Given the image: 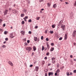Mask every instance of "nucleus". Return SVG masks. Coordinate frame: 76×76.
Segmentation results:
<instances>
[{
  "instance_id": "nucleus-1",
  "label": "nucleus",
  "mask_w": 76,
  "mask_h": 76,
  "mask_svg": "<svg viewBox=\"0 0 76 76\" xmlns=\"http://www.w3.org/2000/svg\"><path fill=\"white\" fill-rule=\"evenodd\" d=\"M15 36V34L13 33H11L10 36V39H12V38H14V37Z\"/></svg>"
},
{
  "instance_id": "nucleus-2",
  "label": "nucleus",
  "mask_w": 76,
  "mask_h": 76,
  "mask_svg": "<svg viewBox=\"0 0 76 76\" xmlns=\"http://www.w3.org/2000/svg\"><path fill=\"white\" fill-rule=\"evenodd\" d=\"M52 62L54 64V63H56V58H54V57L53 58H52Z\"/></svg>"
},
{
  "instance_id": "nucleus-3",
  "label": "nucleus",
  "mask_w": 76,
  "mask_h": 76,
  "mask_svg": "<svg viewBox=\"0 0 76 76\" xmlns=\"http://www.w3.org/2000/svg\"><path fill=\"white\" fill-rule=\"evenodd\" d=\"M34 41H39V38H37V37H34Z\"/></svg>"
},
{
  "instance_id": "nucleus-4",
  "label": "nucleus",
  "mask_w": 76,
  "mask_h": 76,
  "mask_svg": "<svg viewBox=\"0 0 76 76\" xmlns=\"http://www.w3.org/2000/svg\"><path fill=\"white\" fill-rule=\"evenodd\" d=\"M76 30H74L73 32L72 35L74 37H76Z\"/></svg>"
},
{
  "instance_id": "nucleus-5",
  "label": "nucleus",
  "mask_w": 76,
  "mask_h": 76,
  "mask_svg": "<svg viewBox=\"0 0 76 76\" xmlns=\"http://www.w3.org/2000/svg\"><path fill=\"white\" fill-rule=\"evenodd\" d=\"M26 50H28V51H31V50H32V48H31V47H28L26 48Z\"/></svg>"
},
{
  "instance_id": "nucleus-6",
  "label": "nucleus",
  "mask_w": 76,
  "mask_h": 76,
  "mask_svg": "<svg viewBox=\"0 0 76 76\" xmlns=\"http://www.w3.org/2000/svg\"><path fill=\"white\" fill-rule=\"evenodd\" d=\"M8 12V10H5L4 11V15H6L7 14V12Z\"/></svg>"
},
{
  "instance_id": "nucleus-7",
  "label": "nucleus",
  "mask_w": 76,
  "mask_h": 76,
  "mask_svg": "<svg viewBox=\"0 0 76 76\" xmlns=\"http://www.w3.org/2000/svg\"><path fill=\"white\" fill-rule=\"evenodd\" d=\"M62 23H63V21H60L58 23V27H59V26H61Z\"/></svg>"
},
{
  "instance_id": "nucleus-8",
  "label": "nucleus",
  "mask_w": 76,
  "mask_h": 76,
  "mask_svg": "<svg viewBox=\"0 0 76 76\" xmlns=\"http://www.w3.org/2000/svg\"><path fill=\"white\" fill-rule=\"evenodd\" d=\"M8 63L11 66H13V64L11 62V61H9L8 62Z\"/></svg>"
},
{
  "instance_id": "nucleus-9",
  "label": "nucleus",
  "mask_w": 76,
  "mask_h": 76,
  "mask_svg": "<svg viewBox=\"0 0 76 76\" xmlns=\"http://www.w3.org/2000/svg\"><path fill=\"white\" fill-rule=\"evenodd\" d=\"M38 69H39V67L38 66L35 67V70L36 72H38Z\"/></svg>"
},
{
  "instance_id": "nucleus-10",
  "label": "nucleus",
  "mask_w": 76,
  "mask_h": 76,
  "mask_svg": "<svg viewBox=\"0 0 76 76\" xmlns=\"http://www.w3.org/2000/svg\"><path fill=\"white\" fill-rule=\"evenodd\" d=\"M12 13H16L17 12V11H16L15 10H12Z\"/></svg>"
},
{
  "instance_id": "nucleus-11",
  "label": "nucleus",
  "mask_w": 76,
  "mask_h": 76,
  "mask_svg": "<svg viewBox=\"0 0 76 76\" xmlns=\"http://www.w3.org/2000/svg\"><path fill=\"white\" fill-rule=\"evenodd\" d=\"M53 75V73L52 72H49L48 73V75L49 76H50L51 75Z\"/></svg>"
},
{
  "instance_id": "nucleus-12",
  "label": "nucleus",
  "mask_w": 76,
  "mask_h": 76,
  "mask_svg": "<svg viewBox=\"0 0 76 76\" xmlns=\"http://www.w3.org/2000/svg\"><path fill=\"white\" fill-rule=\"evenodd\" d=\"M65 39L66 40L67 39V34H66L65 35Z\"/></svg>"
},
{
  "instance_id": "nucleus-13",
  "label": "nucleus",
  "mask_w": 76,
  "mask_h": 76,
  "mask_svg": "<svg viewBox=\"0 0 76 76\" xmlns=\"http://www.w3.org/2000/svg\"><path fill=\"white\" fill-rule=\"evenodd\" d=\"M33 49L34 51H36V50H37V48L35 46H34L33 47Z\"/></svg>"
},
{
  "instance_id": "nucleus-14",
  "label": "nucleus",
  "mask_w": 76,
  "mask_h": 76,
  "mask_svg": "<svg viewBox=\"0 0 76 76\" xmlns=\"http://www.w3.org/2000/svg\"><path fill=\"white\" fill-rule=\"evenodd\" d=\"M56 7H57V5H56V4H54L53 5V8H56Z\"/></svg>"
},
{
  "instance_id": "nucleus-15",
  "label": "nucleus",
  "mask_w": 76,
  "mask_h": 76,
  "mask_svg": "<svg viewBox=\"0 0 76 76\" xmlns=\"http://www.w3.org/2000/svg\"><path fill=\"white\" fill-rule=\"evenodd\" d=\"M47 48L48 50H49L50 49V45L48 44V43L47 44Z\"/></svg>"
},
{
  "instance_id": "nucleus-16",
  "label": "nucleus",
  "mask_w": 76,
  "mask_h": 76,
  "mask_svg": "<svg viewBox=\"0 0 76 76\" xmlns=\"http://www.w3.org/2000/svg\"><path fill=\"white\" fill-rule=\"evenodd\" d=\"M47 5L48 7H50V6H51V4L50 3H47Z\"/></svg>"
},
{
  "instance_id": "nucleus-17",
  "label": "nucleus",
  "mask_w": 76,
  "mask_h": 76,
  "mask_svg": "<svg viewBox=\"0 0 76 76\" xmlns=\"http://www.w3.org/2000/svg\"><path fill=\"white\" fill-rule=\"evenodd\" d=\"M40 18H41L39 17H36V20H39V19H40Z\"/></svg>"
},
{
  "instance_id": "nucleus-18",
  "label": "nucleus",
  "mask_w": 76,
  "mask_h": 76,
  "mask_svg": "<svg viewBox=\"0 0 76 76\" xmlns=\"http://www.w3.org/2000/svg\"><path fill=\"white\" fill-rule=\"evenodd\" d=\"M54 48H51L50 49V51H53L54 50Z\"/></svg>"
},
{
  "instance_id": "nucleus-19",
  "label": "nucleus",
  "mask_w": 76,
  "mask_h": 76,
  "mask_svg": "<svg viewBox=\"0 0 76 76\" xmlns=\"http://www.w3.org/2000/svg\"><path fill=\"white\" fill-rule=\"evenodd\" d=\"M21 34H23V35H24V34H25V31H22L21 32Z\"/></svg>"
},
{
  "instance_id": "nucleus-20",
  "label": "nucleus",
  "mask_w": 76,
  "mask_h": 76,
  "mask_svg": "<svg viewBox=\"0 0 76 76\" xmlns=\"http://www.w3.org/2000/svg\"><path fill=\"white\" fill-rule=\"evenodd\" d=\"M6 45H3L2 46V48H6Z\"/></svg>"
},
{
  "instance_id": "nucleus-21",
  "label": "nucleus",
  "mask_w": 76,
  "mask_h": 76,
  "mask_svg": "<svg viewBox=\"0 0 76 76\" xmlns=\"http://www.w3.org/2000/svg\"><path fill=\"white\" fill-rule=\"evenodd\" d=\"M28 16H27L26 17H25V18H23V19H28Z\"/></svg>"
},
{
  "instance_id": "nucleus-22",
  "label": "nucleus",
  "mask_w": 76,
  "mask_h": 76,
  "mask_svg": "<svg viewBox=\"0 0 76 76\" xmlns=\"http://www.w3.org/2000/svg\"><path fill=\"white\" fill-rule=\"evenodd\" d=\"M61 28H64L65 27V26H64V25H62L61 26Z\"/></svg>"
},
{
  "instance_id": "nucleus-23",
  "label": "nucleus",
  "mask_w": 76,
  "mask_h": 76,
  "mask_svg": "<svg viewBox=\"0 0 76 76\" xmlns=\"http://www.w3.org/2000/svg\"><path fill=\"white\" fill-rule=\"evenodd\" d=\"M44 50V46H42V51H43Z\"/></svg>"
},
{
  "instance_id": "nucleus-24",
  "label": "nucleus",
  "mask_w": 76,
  "mask_h": 76,
  "mask_svg": "<svg viewBox=\"0 0 76 76\" xmlns=\"http://www.w3.org/2000/svg\"><path fill=\"white\" fill-rule=\"evenodd\" d=\"M63 68H64V66H61V67L60 69L61 70H63Z\"/></svg>"
},
{
  "instance_id": "nucleus-25",
  "label": "nucleus",
  "mask_w": 76,
  "mask_h": 76,
  "mask_svg": "<svg viewBox=\"0 0 76 76\" xmlns=\"http://www.w3.org/2000/svg\"><path fill=\"white\" fill-rule=\"evenodd\" d=\"M60 72V70L59 69H58L56 71V73H59Z\"/></svg>"
},
{
  "instance_id": "nucleus-26",
  "label": "nucleus",
  "mask_w": 76,
  "mask_h": 76,
  "mask_svg": "<svg viewBox=\"0 0 76 76\" xmlns=\"http://www.w3.org/2000/svg\"><path fill=\"white\" fill-rule=\"evenodd\" d=\"M21 17H23L24 16V14H22L20 15Z\"/></svg>"
},
{
  "instance_id": "nucleus-27",
  "label": "nucleus",
  "mask_w": 76,
  "mask_h": 76,
  "mask_svg": "<svg viewBox=\"0 0 76 76\" xmlns=\"http://www.w3.org/2000/svg\"><path fill=\"white\" fill-rule=\"evenodd\" d=\"M25 23V21H22L21 22V24L23 25Z\"/></svg>"
},
{
  "instance_id": "nucleus-28",
  "label": "nucleus",
  "mask_w": 76,
  "mask_h": 76,
  "mask_svg": "<svg viewBox=\"0 0 76 76\" xmlns=\"http://www.w3.org/2000/svg\"><path fill=\"white\" fill-rule=\"evenodd\" d=\"M8 33L7 31H5L4 32V34H5V35H6Z\"/></svg>"
},
{
  "instance_id": "nucleus-29",
  "label": "nucleus",
  "mask_w": 76,
  "mask_h": 76,
  "mask_svg": "<svg viewBox=\"0 0 76 76\" xmlns=\"http://www.w3.org/2000/svg\"><path fill=\"white\" fill-rule=\"evenodd\" d=\"M0 32H3V30L1 28L0 29Z\"/></svg>"
},
{
  "instance_id": "nucleus-30",
  "label": "nucleus",
  "mask_w": 76,
  "mask_h": 76,
  "mask_svg": "<svg viewBox=\"0 0 76 76\" xmlns=\"http://www.w3.org/2000/svg\"><path fill=\"white\" fill-rule=\"evenodd\" d=\"M55 26L54 25H53L52 26V27L53 28H55Z\"/></svg>"
},
{
  "instance_id": "nucleus-31",
  "label": "nucleus",
  "mask_w": 76,
  "mask_h": 76,
  "mask_svg": "<svg viewBox=\"0 0 76 76\" xmlns=\"http://www.w3.org/2000/svg\"><path fill=\"white\" fill-rule=\"evenodd\" d=\"M25 44V45L26 46H27V45H28V43H27L26 42H25L24 43Z\"/></svg>"
},
{
  "instance_id": "nucleus-32",
  "label": "nucleus",
  "mask_w": 76,
  "mask_h": 76,
  "mask_svg": "<svg viewBox=\"0 0 76 76\" xmlns=\"http://www.w3.org/2000/svg\"><path fill=\"white\" fill-rule=\"evenodd\" d=\"M32 22V20L31 19H29L28 20V22Z\"/></svg>"
},
{
  "instance_id": "nucleus-33",
  "label": "nucleus",
  "mask_w": 76,
  "mask_h": 76,
  "mask_svg": "<svg viewBox=\"0 0 76 76\" xmlns=\"http://www.w3.org/2000/svg\"><path fill=\"white\" fill-rule=\"evenodd\" d=\"M49 54H50V53L49 52H48L46 53V56H49Z\"/></svg>"
},
{
  "instance_id": "nucleus-34",
  "label": "nucleus",
  "mask_w": 76,
  "mask_h": 76,
  "mask_svg": "<svg viewBox=\"0 0 76 76\" xmlns=\"http://www.w3.org/2000/svg\"><path fill=\"white\" fill-rule=\"evenodd\" d=\"M66 75H67V76H69L70 75V74H69V72H66Z\"/></svg>"
},
{
  "instance_id": "nucleus-35",
  "label": "nucleus",
  "mask_w": 76,
  "mask_h": 76,
  "mask_svg": "<svg viewBox=\"0 0 76 76\" xmlns=\"http://www.w3.org/2000/svg\"><path fill=\"white\" fill-rule=\"evenodd\" d=\"M23 12H26V10H23Z\"/></svg>"
},
{
  "instance_id": "nucleus-36",
  "label": "nucleus",
  "mask_w": 76,
  "mask_h": 76,
  "mask_svg": "<svg viewBox=\"0 0 76 76\" xmlns=\"http://www.w3.org/2000/svg\"><path fill=\"white\" fill-rule=\"evenodd\" d=\"M51 45L52 46H53V45H54V44L53 43H51Z\"/></svg>"
},
{
  "instance_id": "nucleus-37",
  "label": "nucleus",
  "mask_w": 76,
  "mask_h": 76,
  "mask_svg": "<svg viewBox=\"0 0 76 76\" xmlns=\"http://www.w3.org/2000/svg\"><path fill=\"white\" fill-rule=\"evenodd\" d=\"M74 6H76V1H75V3H74Z\"/></svg>"
},
{
  "instance_id": "nucleus-38",
  "label": "nucleus",
  "mask_w": 76,
  "mask_h": 76,
  "mask_svg": "<svg viewBox=\"0 0 76 76\" xmlns=\"http://www.w3.org/2000/svg\"><path fill=\"white\" fill-rule=\"evenodd\" d=\"M50 34H53V31H50Z\"/></svg>"
},
{
  "instance_id": "nucleus-39",
  "label": "nucleus",
  "mask_w": 76,
  "mask_h": 76,
  "mask_svg": "<svg viewBox=\"0 0 76 76\" xmlns=\"http://www.w3.org/2000/svg\"><path fill=\"white\" fill-rule=\"evenodd\" d=\"M46 40L47 41H49V40L48 39V38H46Z\"/></svg>"
},
{
  "instance_id": "nucleus-40",
  "label": "nucleus",
  "mask_w": 76,
  "mask_h": 76,
  "mask_svg": "<svg viewBox=\"0 0 76 76\" xmlns=\"http://www.w3.org/2000/svg\"><path fill=\"white\" fill-rule=\"evenodd\" d=\"M27 43H29V42H30V41H29V40H28L27 41Z\"/></svg>"
},
{
  "instance_id": "nucleus-41",
  "label": "nucleus",
  "mask_w": 76,
  "mask_h": 76,
  "mask_svg": "<svg viewBox=\"0 0 76 76\" xmlns=\"http://www.w3.org/2000/svg\"><path fill=\"white\" fill-rule=\"evenodd\" d=\"M5 41H8V38H6L5 39Z\"/></svg>"
},
{
  "instance_id": "nucleus-42",
  "label": "nucleus",
  "mask_w": 76,
  "mask_h": 76,
  "mask_svg": "<svg viewBox=\"0 0 76 76\" xmlns=\"http://www.w3.org/2000/svg\"><path fill=\"white\" fill-rule=\"evenodd\" d=\"M44 59H45V60H47V57H45L44 58Z\"/></svg>"
},
{
  "instance_id": "nucleus-43",
  "label": "nucleus",
  "mask_w": 76,
  "mask_h": 76,
  "mask_svg": "<svg viewBox=\"0 0 76 76\" xmlns=\"http://www.w3.org/2000/svg\"><path fill=\"white\" fill-rule=\"evenodd\" d=\"M62 39V37H60L59 38V40H61Z\"/></svg>"
},
{
  "instance_id": "nucleus-44",
  "label": "nucleus",
  "mask_w": 76,
  "mask_h": 76,
  "mask_svg": "<svg viewBox=\"0 0 76 76\" xmlns=\"http://www.w3.org/2000/svg\"><path fill=\"white\" fill-rule=\"evenodd\" d=\"M32 66H33V65H30V67H32Z\"/></svg>"
},
{
  "instance_id": "nucleus-45",
  "label": "nucleus",
  "mask_w": 76,
  "mask_h": 76,
  "mask_svg": "<svg viewBox=\"0 0 76 76\" xmlns=\"http://www.w3.org/2000/svg\"><path fill=\"white\" fill-rule=\"evenodd\" d=\"M2 22V20L1 19H0V23Z\"/></svg>"
},
{
  "instance_id": "nucleus-46",
  "label": "nucleus",
  "mask_w": 76,
  "mask_h": 76,
  "mask_svg": "<svg viewBox=\"0 0 76 76\" xmlns=\"http://www.w3.org/2000/svg\"><path fill=\"white\" fill-rule=\"evenodd\" d=\"M45 34H47V30H45Z\"/></svg>"
},
{
  "instance_id": "nucleus-47",
  "label": "nucleus",
  "mask_w": 76,
  "mask_h": 76,
  "mask_svg": "<svg viewBox=\"0 0 76 76\" xmlns=\"http://www.w3.org/2000/svg\"><path fill=\"white\" fill-rule=\"evenodd\" d=\"M45 63V61H42V63L43 64H44Z\"/></svg>"
},
{
  "instance_id": "nucleus-48",
  "label": "nucleus",
  "mask_w": 76,
  "mask_h": 76,
  "mask_svg": "<svg viewBox=\"0 0 76 76\" xmlns=\"http://www.w3.org/2000/svg\"><path fill=\"white\" fill-rule=\"evenodd\" d=\"M57 73H55V75L57 76Z\"/></svg>"
},
{
  "instance_id": "nucleus-49",
  "label": "nucleus",
  "mask_w": 76,
  "mask_h": 76,
  "mask_svg": "<svg viewBox=\"0 0 76 76\" xmlns=\"http://www.w3.org/2000/svg\"><path fill=\"white\" fill-rule=\"evenodd\" d=\"M74 45L75 46V45H76V44L75 42H74L73 43Z\"/></svg>"
},
{
  "instance_id": "nucleus-50",
  "label": "nucleus",
  "mask_w": 76,
  "mask_h": 76,
  "mask_svg": "<svg viewBox=\"0 0 76 76\" xmlns=\"http://www.w3.org/2000/svg\"><path fill=\"white\" fill-rule=\"evenodd\" d=\"M41 39H43V37L42 36H41Z\"/></svg>"
},
{
  "instance_id": "nucleus-51",
  "label": "nucleus",
  "mask_w": 76,
  "mask_h": 76,
  "mask_svg": "<svg viewBox=\"0 0 76 76\" xmlns=\"http://www.w3.org/2000/svg\"><path fill=\"white\" fill-rule=\"evenodd\" d=\"M28 33L29 34H31V31H29Z\"/></svg>"
},
{
  "instance_id": "nucleus-52",
  "label": "nucleus",
  "mask_w": 76,
  "mask_h": 76,
  "mask_svg": "<svg viewBox=\"0 0 76 76\" xmlns=\"http://www.w3.org/2000/svg\"><path fill=\"white\" fill-rule=\"evenodd\" d=\"M74 73H76V70H74L73 72Z\"/></svg>"
},
{
  "instance_id": "nucleus-53",
  "label": "nucleus",
  "mask_w": 76,
  "mask_h": 76,
  "mask_svg": "<svg viewBox=\"0 0 76 76\" xmlns=\"http://www.w3.org/2000/svg\"><path fill=\"white\" fill-rule=\"evenodd\" d=\"M72 72H70V74H69V75H72Z\"/></svg>"
},
{
  "instance_id": "nucleus-54",
  "label": "nucleus",
  "mask_w": 76,
  "mask_h": 76,
  "mask_svg": "<svg viewBox=\"0 0 76 76\" xmlns=\"http://www.w3.org/2000/svg\"><path fill=\"white\" fill-rule=\"evenodd\" d=\"M45 76H47V74L45 73Z\"/></svg>"
},
{
  "instance_id": "nucleus-55",
  "label": "nucleus",
  "mask_w": 76,
  "mask_h": 76,
  "mask_svg": "<svg viewBox=\"0 0 76 76\" xmlns=\"http://www.w3.org/2000/svg\"><path fill=\"white\" fill-rule=\"evenodd\" d=\"M3 26L4 27L6 26V24H4L3 25Z\"/></svg>"
},
{
  "instance_id": "nucleus-56",
  "label": "nucleus",
  "mask_w": 76,
  "mask_h": 76,
  "mask_svg": "<svg viewBox=\"0 0 76 76\" xmlns=\"http://www.w3.org/2000/svg\"><path fill=\"white\" fill-rule=\"evenodd\" d=\"M70 57H71V58H72L73 57V56H72V55H70Z\"/></svg>"
},
{
  "instance_id": "nucleus-57",
  "label": "nucleus",
  "mask_w": 76,
  "mask_h": 76,
  "mask_svg": "<svg viewBox=\"0 0 76 76\" xmlns=\"http://www.w3.org/2000/svg\"><path fill=\"white\" fill-rule=\"evenodd\" d=\"M50 65H51V64H48V66H50Z\"/></svg>"
},
{
  "instance_id": "nucleus-58",
  "label": "nucleus",
  "mask_w": 76,
  "mask_h": 76,
  "mask_svg": "<svg viewBox=\"0 0 76 76\" xmlns=\"http://www.w3.org/2000/svg\"><path fill=\"white\" fill-rule=\"evenodd\" d=\"M24 19V21H25V22H26V21H27L26 19Z\"/></svg>"
},
{
  "instance_id": "nucleus-59",
  "label": "nucleus",
  "mask_w": 76,
  "mask_h": 76,
  "mask_svg": "<svg viewBox=\"0 0 76 76\" xmlns=\"http://www.w3.org/2000/svg\"><path fill=\"white\" fill-rule=\"evenodd\" d=\"M64 0H60V1H61V2H62Z\"/></svg>"
},
{
  "instance_id": "nucleus-60",
  "label": "nucleus",
  "mask_w": 76,
  "mask_h": 76,
  "mask_svg": "<svg viewBox=\"0 0 76 76\" xmlns=\"http://www.w3.org/2000/svg\"><path fill=\"white\" fill-rule=\"evenodd\" d=\"M35 28H36V29H37V28H38V26H36L35 27Z\"/></svg>"
},
{
  "instance_id": "nucleus-61",
  "label": "nucleus",
  "mask_w": 76,
  "mask_h": 76,
  "mask_svg": "<svg viewBox=\"0 0 76 76\" xmlns=\"http://www.w3.org/2000/svg\"><path fill=\"white\" fill-rule=\"evenodd\" d=\"M3 43L4 44H6V41H4V42Z\"/></svg>"
},
{
  "instance_id": "nucleus-62",
  "label": "nucleus",
  "mask_w": 76,
  "mask_h": 76,
  "mask_svg": "<svg viewBox=\"0 0 76 76\" xmlns=\"http://www.w3.org/2000/svg\"><path fill=\"white\" fill-rule=\"evenodd\" d=\"M34 53H32V56H33V55H34Z\"/></svg>"
},
{
  "instance_id": "nucleus-63",
  "label": "nucleus",
  "mask_w": 76,
  "mask_h": 76,
  "mask_svg": "<svg viewBox=\"0 0 76 76\" xmlns=\"http://www.w3.org/2000/svg\"><path fill=\"white\" fill-rule=\"evenodd\" d=\"M57 67H59V65H58L57 66Z\"/></svg>"
},
{
  "instance_id": "nucleus-64",
  "label": "nucleus",
  "mask_w": 76,
  "mask_h": 76,
  "mask_svg": "<svg viewBox=\"0 0 76 76\" xmlns=\"http://www.w3.org/2000/svg\"><path fill=\"white\" fill-rule=\"evenodd\" d=\"M65 3H66V4H69V3H68V2H65Z\"/></svg>"
}]
</instances>
